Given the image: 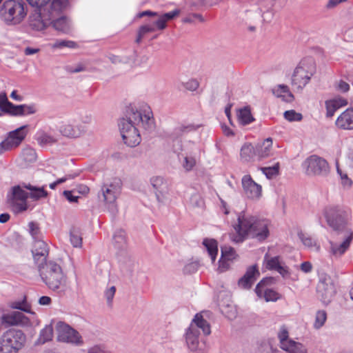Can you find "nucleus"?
Listing matches in <instances>:
<instances>
[{
	"label": "nucleus",
	"instance_id": "nucleus-1",
	"mask_svg": "<svg viewBox=\"0 0 353 353\" xmlns=\"http://www.w3.org/2000/svg\"><path fill=\"white\" fill-rule=\"evenodd\" d=\"M119 127L122 139L127 145L135 147L141 143L139 128L150 130L154 127L152 114L148 108L143 112L131 108L126 119L119 121Z\"/></svg>",
	"mask_w": 353,
	"mask_h": 353
},
{
	"label": "nucleus",
	"instance_id": "nucleus-2",
	"mask_svg": "<svg viewBox=\"0 0 353 353\" xmlns=\"http://www.w3.org/2000/svg\"><path fill=\"white\" fill-rule=\"evenodd\" d=\"M268 225V220L241 212L237 215L236 221L232 224L234 233L230 234V239L236 243L249 238L263 241L270 234Z\"/></svg>",
	"mask_w": 353,
	"mask_h": 353
},
{
	"label": "nucleus",
	"instance_id": "nucleus-3",
	"mask_svg": "<svg viewBox=\"0 0 353 353\" xmlns=\"http://www.w3.org/2000/svg\"><path fill=\"white\" fill-rule=\"evenodd\" d=\"M39 268L43 281L50 290L58 293H65L68 285V278L58 263L50 261Z\"/></svg>",
	"mask_w": 353,
	"mask_h": 353
},
{
	"label": "nucleus",
	"instance_id": "nucleus-4",
	"mask_svg": "<svg viewBox=\"0 0 353 353\" xmlns=\"http://www.w3.org/2000/svg\"><path fill=\"white\" fill-rule=\"evenodd\" d=\"M315 72L316 66L312 59L305 58L301 60L291 77V85L294 92L301 93Z\"/></svg>",
	"mask_w": 353,
	"mask_h": 353
},
{
	"label": "nucleus",
	"instance_id": "nucleus-5",
	"mask_svg": "<svg viewBox=\"0 0 353 353\" xmlns=\"http://www.w3.org/2000/svg\"><path fill=\"white\" fill-rule=\"evenodd\" d=\"M27 12L23 0H6L0 8V17L7 25H18L24 20Z\"/></svg>",
	"mask_w": 353,
	"mask_h": 353
},
{
	"label": "nucleus",
	"instance_id": "nucleus-6",
	"mask_svg": "<svg viewBox=\"0 0 353 353\" xmlns=\"http://www.w3.org/2000/svg\"><path fill=\"white\" fill-rule=\"evenodd\" d=\"M199 329H201L205 335H209L211 333L208 322L203 319L201 314H196L185 334L187 345L189 350L192 352L198 350L199 344Z\"/></svg>",
	"mask_w": 353,
	"mask_h": 353
},
{
	"label": "nucleus",
	"instance_id": "nucleus-7",
	"mask_svg": "<svg viewBox=\"0 0 353 353\" xmlns=\"http://www.w3.org/2000/svg\"><path fill=\"white\" fill-rule=\"evenodd\" d=\"M26 335L20 330L9 329L0 336V353H18L26 342Z\"/></svg>",
	"mask_w": 353,
	"mask_h": 353
},
{
	"label": "nucleus",
	"instance_id": "nucleus-8",
	"mask_svg": "<svg viewBox=\"0 0 353 353\" xmlns=\"http://www.w3.org/2000/svg\"><path fill=\"white\" fill-rule=\"evenodd\" d=\"M323 216L330 227L334 230H343L349 217V211L338 205L324 208Z\"/></svg>",
	"mask_w": 353,
	"mask_h": 353
},
{
	"label": "nucleus",
	"instance_id": "nucleus-9",
	"mask_svg": "<svg viewBox=\"0 0 353 353\" xmlns=\"http://www.w3.org/2000/svg\"><path fill=\"white\" fill-rule=\"evenodd\" d=\"M121 192V181L119 179H114L112 181L105 183L98 193L100 201L105 205L111 207L114 210L115 202Z\"/></svg>",
	"mask_w": 353,
	"mask_h": 353
},
{
	"label": "nucleus",
	"instance_id": "nucleus-10",
	"mask_svg": "<svg viewBox=\"0 0 353 353\" xmlns=\"http://www.w3.org/2000/svg\"><path fill=\"white\" fill-rule=\"evenodd\" d=\"M305 174L308 176H327L330 172L327 161L317 155L313 154L307 157L302 164Z\"/></svg>",
	"mask_w": 353,
	"mask_h": 353
},
{
	"label": "nucleus",
	"instance_id": "nucleus-11",
	"mask_svg": "<svg viewBox=\"0 0 353 353\" xmlns=\"http://www.w3.org/2000/svg\"><path fill=\"white\" fill-rule=\"evenodd\" d=\"M23 183L12 187L8 194L7 199L13 210L17 212H22L28 209L27 199L28 193L25 191Z\"/></svg>",
	"mask_w": 353,
	"mask_h": 353
},
{
	"label": "nucleus",
	"instance_id": "nucleus-12",
	"mask_svg": "<svg viewBox=\"0 0 353 353\" xmlns=\"http://www.w3.org/2000/svg\"><path fill=\"white\" fill-rule=\"evenodd\" d=\"M57 340L60 342L80 345L83 343L79 333L63 322H58L56 325Z\"/></svg>",
	"mask_w": 353,
	"mask_h": 353
},
{
	"label": "nucleus",
	"instance_id": "nucleus-13",
	"mask_svg": "<svg viewBox=\"0 0 353 353\" xmlns=\"http://www.w3.org/2000/svg\"><path fill=\"white\" fill-rule=\"evenodd\" d=\"M340 235L341 242L330 241V253L335 258H339L346 252L353 239V232L350 230L341 232Z\"/></svg>",
	"mask_w": 353,
	"mask_h": 353
},
{
	"label": "nucleus",
	"instance_id": "nucleus-14",
	"mask_svg": "<svg viewBox=\"0 0 353 353\" xmlns=\"http://www.w3.org/2000/svg\"><path fill=\"white\" fill-rule=\"evenodd\" d=\"M52 17L47 12L46 8L36 9L30 17V27L37 31L45 29L52 23Z\"/></svg>",
	"mask_w": 353,
	"mask_h": 353
},
{
	"label": "nucleus",
	"instance_id": "nucleus-15",
	"mask_svg": "<svg viewBox=\"0 0 353 353\" xmlns=\"http://www.w3.org/2000/svg\"><path fill=\"white\" fill-rule=\"evenodd\" d=\"M59 131L62 136L68 139H75L84 135L87 132V128L81 123H76L74 121H67L62 123L59 128Z\"/></svg>",
	"mask_w": 353,
	"mask_h": 353
},
{
	"label": "nucleus",
	"instance_id": "nucleus-16",
	"mask_svg": "<svg viewBox=\"0 0 353 353\" xmlns=\"http://www.w3.org/2000/svg\"><path fill=\"white\" fill-rule=\"evenodd\" d=\"M242 187L245 196L250 199L257 200L262 195V187L256 183L250 175H245L241 179Z\"/></svg>",
	"mask_w": 353,
	"mask_h": 353
},
{
	"label": "nucleus",
	"instance_id": "nucleus-17",
	"mask_svg": "<svg viewBox=\"0 0 353 353\" xmlns=\"http://www.w3.org/2000/svg\"><path fill=\"white\" fill-rule=\"evenodd\" d=\"M316 290L324 303H329L336 293L335 286L330 278L321 280L317 285Z\"/></svg>",
	"mask_w": 353,
	"mask_h": 353
},
{
	"label": "nucleus",
	"instance_id": "nucleus-18",
	"mask_svg": "<svg viewBox=\"0 0 353 353\" xmlns=\"http://www.w3.org/2000/svg\"><path fill=\"white\" fill-rule=\"evenodd\" d=\"M179 14V10H174L162 14H158L157 17L150 18L147 21L150 26H153L154 32L163 30L167 27V22L177 17Z\"/></svg>",
	"mask_w": 353,
	"mask_h": 353
},
{
	"label": "nucleus",
	"instance_id": "nucleus-19",
	"mask_svg": "<svg viewBox=\"0 0 353 353\" xmlns=\"http://www.w3.org/2000/svg\"><path fill=\"white\" fill-rule=\"evenodd\" d=\"M32 252L34 259L38 264V266H41L45 264L44 263L46 262V258L49 253L48 245L43 240H35Z\"/></svg>",
	"mask_w": 353,
	"mask_h": 353
},
{
	"label": "nucleus",
	"instance_id": "nucleus-20",
	"mask_svg": "<svg viewBox=\"0 0 353 353\" xmlns=\"http://www.w3.org/2000/svg\"><path fill=\"white\" fill-rule=\"evenodd\" d=\"M2 324L12 325H26L29 323L28 318L21 312H12L4 314L1 317Z\"/></svg>",
	"mask_w": 353,
	"mask_h": 353
},
{
	"label": "nucleus",
	"instance_id": "nucleus-21",
	"mask_svg": "<svg viewBox=\"0 0 353 353\" xmlns=\"http://www.w3.org/2000/svg\"><path fill=\"white\" fill-rule=\"evenodd\" d=\"M264 261L267 269L276 271L283 277L289 274L288 268L281 260L280 256L270 257L268 254H266L264 256Z\"/></svg>",
	"mask_w": 353,
	"mask_h": 353
},
{
	"label": "nucleus",
	"instance_id": "nucleus-22",
	"mask_svg": "<svg viewBox=\"0 0 353 353\" xmlns=\"http://www.w3.org/2000/svg\"><path fill=\"white\" fill-rule=\"evenodd\" d=\"M26 128L27 125H23L9 132L8 136L4 141L10 150L17 148L25 139L27 134V132L25 130Z\"/></svg>",
	"mask_w": 353,
	"mask_h": 353
},
{
	"label": "nucleus",
	"instance_id": "nucleus-23",
	"mask_svg": "<svg viewBox=\"0 0 353 353\" xmlns=\"http://www.w3.org/2000/svg\"><path fill=\"white\" fill-rule=\"evenodd\" d=\"M268 282L266 279L261 281L255 288V292L259 297H263L266 301H275L279 298V294L272 289L265 288Z\"/></svg>",
	"mask_w": 353,
	"mask_h": 353
},
{
	"label": "nucleus",
	"instance_id": "nucleus-24",
	"mask_svg": "<svg viewBox=\"0 0 353 353\" xmlns=\"http://www.w3.org/2000/svg\"><path fill=\"white\" fill-rule=\"evenodd\" d=\"M337 128L342 130H353V109L348 108L342 112L336 121Z\"/></svg>",
	"mask_w": 353,
	"mask_h": 353
},
{
	"label": "nucleus",
	"instance_id": "nucleus-25",
	"mask_svg": "<svg viewBox=\"0 0 353 353\" xmlns=\"http://www.w3.org/2000/svg\"><path fill=\"white\" fill-rule=\"evenodd\" d=\"M272 92L276 97L281 99L283 101L291 103L294 100L293 94L286 85H277L272 88Z\"/></svg>",
	"mask_w": 353,
	"mask_h": 353
},
{
	"label": "nucleus",
	"instance_id": "nucleus-26",
	"mask_svg": "<svg viewBox=\"0 0 353 353\" xmlns=\"http://www.w3.org/2000/svg\"><path fill=\"white\" fill-rule=\"evenodd\" d=\"M150 183L156 190V196L157 199L160 201V196H163L168 192V184L167 181L165 180L162 176H157L150 179Z\"/></svg>",
	"mask_w": 353,
	"mask_h": 353
},
{
	"label": "nucleus",
	"instance_id": "nucleus-27",
	"mask_svg": "<svg viewBox=\"0 0 353 353\" xmlns=\"http://www.w3.org/2000/svg\"><path fill=\"white\" fill-rule=\"evenodd\" d=\"M347 104V101L345 99L341 97H337L332 99L327 100L325 101L326 107V116L327 117H332L334 116L335 112Z\"/></svg>",
	"mask_w": 353,
	"mask_h": 353
},
{
	"label": "nucleus",
	"instance_id": "nucleus-28",
	"mask_svg": "<svg viewBox=\"0 0 353 353\" xmlns=\"http://www.w3.org/2000/svg\"><path fill=\"white\" fill-rule=\"evenodd\" d=\"M68 0H52L47 5V12L54 19L68 8Z\"/></svg>",
	"mask_w": 353,
	"mask_h": 353
},
{
	"label": "nucleus",
	"instance_id": "nucleus-29",
	"mask_svg": "<svg viewBox=\"0 0 353 353\" xmlns=\"http://www.w3.org/2000/svg\"><path fill=\"white\" fill-rule=\"evenodd\" d=\"M38 107L35 103L15 105L12 111V117H25L37 113Z\"/></svg>",
	"mask_w": 353,
	"mask_h": 353
},
{
	"label": "nucleus",
	"instance_id": "nucleus-30",
	"mask_svg": "<svg viewBox=\"0 0 353 353\" xmlns=\"http://www.w3.org/2000/svg\"><path fill=\"white\" fill-rule=\"evenodd\" d=\"M259 273L256 266L249 268L245 275L239 281V285L243 288H250Z\"/></svg>",
	"mask_w": 353,
	"mask_h": 353
},
{
	"label": "nucleus",
	"instance_id": "nucleus-31",
	"mask_svg": "<svg viewBox=\"0 0 353 353\" xmlns=\"http://www.w3.org/2000/svg\"><path fill=\"white\" fill-rule=\"evenodd\" d=\"M256 154L260 159L267 158L272 155V139L267 138L256 146Z\"/></svg>",
	"mask_w": 353,
	"mask_h": 353
},
{
	"label": "nucleus",
	"instance_id": "nucleus-32",
	"mask_svg": "<svg viewBox=\"0 0 353 353\" xmlns=\"http://www.w3.org/2000/svg\"><path fill=\"white\" fill-rule=\"evenodd\" d=\"M23 187L26 190H30V193L28 194L29 197L34 201L46 198L48 194V192L45 189V186L37 187L30 183L26 184L23 183Z\"/></svg>",
	"mask_w": 353,
	"mask_h": 353
},
{
	"label": "nucleus",
	"instance_id": "nucleus-33",
	"mask_svg": "<svg viewBox=\"0 0 353 353\" xmlns=\"http://www.w3.org/2000/svg\"><path fill=\"white\" fill-rule=\"evenodd\" d=\"M236 117L239 123L242 125H246L254 121L249 107H244L237 110Z\"/></svg>",
	"mask_w": 353,
	"mask_h": 353
},
{
	"label": "nucleus",
	"instance_id": "nucleus-34",
	"mask_svg": "<svg viewBox=\"0 0 353 353\" xmlns=\"http://www.w3.org/2000/svg\"><path fill=\"white\" fill-rule=\"evenodd\" d=\"M200 125L193 123H181L174 128L172 135L176 137H182L191 132L196 131Z\"/></svg>",
	"mask_w": 353,
	"mask_h": 353
},
{
	"label": "nucleus",
	"instance_id": "nucleus-35",
	"mask_svg": "<svg viewBox=\"0 0 353 353\" xmlns=\"http://www.w3.org/2000/svg\"><path fill=\"white\" fill-rule=\"evenodd\" d=\"M199 149L196 147L190 153H186L182 165L186 171H190L196 165L197 162V152Z\"/></svg>",
	"mask_w": 353,
	"mask_h": 353
},
{
	"label": "nucleus",
	"instance_id": "nucleus-36",
	"mask_svg": "<svg viewBox=\"0 0 353 353\" xmlns=\"http://www.w3.org/2000/svg\"><path fill=\"white\" fill-rule=\"evenodd\" d=\"M51 24H52L55 30L63 33H68L71 29L70 20L65 17H61L57 19H52Z\"/></svg>",
	"mask_w": 353,
	"mask_h": 353
},
{
	"label": "nucleus",
	"instance_id": "nucleus-37",
	"mask_svg": "<svg viewBox=\"0 0 353 353\" xmlns=\"http://www.w3.org/2000/svg\"><path fill=\"white\" fill-rule=\"evenodd\" d=\"M14 104L8 101L5 92L0 93V110L6 114L12 115Z\"/></svg>",
	"mask_w": 353,
	"mask_h": 353
},
{
	"label": "nucleus",
	"instance_id": "nucleus-38",
	"mask_svg": "<svg viewBox=\"0 0 353 353\" xmlns=\"http://www.w3.org/2000/svg\"><path fill=\"white\" fill-rule=\"evenodd\" d=\"M203 244L206 248L212 262H214L218 253V245L216 241L214 239H206L203 240Z\"/></svg>",
	"mask_w": 353,
	"mask_h": 353
},
{
	"label": "nucleus",
	"instance_id": "nucleus-39",
	"mask_svg": "<svg viewBox=\"0 0 353 353\" xmlns=\"http://www.w3.org/2000/svg\"><path fill=\"white\" fill-rule=\"evenodd\" d=\"M299 237L303 244L311 250L318 252L320 250V245L308 234L301 232L299 234Z\"/></svg>",
	"mask_w": 353,
	"mask_h": 353
},
{
	"label": "nucleus",
	"instance_id": "nucleus-40",
	"mask_svg": "<svg viewBox=\"0 0 353 353\" xmlns=\"http://www.w3.org/2000/svg\"><path fill=\"white\" fill-rule=\"evenodd\" d=\"M50 46L52 49H76L79 47L77 42L65 39H57Z\"/></svg>",
	"mask_w": 353,
	"mask_h": 353
},
{
	"label": "nucleus",
	"instance_id": "nucleus-41",
	"mask_svg": "<svg viewBox=\"0 0 353 353\" xmlns=\"http://www.w3.org/2000/svg\"><path fill=\"white\" fill-rule=\"evenodd\" d=\"M36 136V139L40 145H51L57 141L54 136L43 131L37 132Z\"/></svg>",
	"mask_w": 353,
	"mask_h": 353
},
{
	"label": "nucleus",
	"instance_id": "nucleus-42",
	"mask_svg": "<svg viewBox=\"0 0 353 353\" xmlns=\"http://www.w3.org/2000/svg\"><path fill=\"white\" fill-rule=\"evenodd\" d=\"M254 149L250 143H245L241 148L240 156L244 161H249L254 155Z\"/></svg>",
	"mask_w": 353,
	"mask_h": 353
},
{
	"label": "nucleus",
	"instance_id": "nucleus-43",
	"mask_svg": "<svg viewBox=\"0 0 353 353\" xmlns=\"http://www.w3.org/2000/svg\"><path fill=\"white\" fill-rule=\"evenodd\" d=\"M53 336V328L51 325L46 326L40 332L38 343L43 344L52 340Z\"/></svg>",
	"mask_w": 353,
	"mask_h": 353
},
{
	"label": "nucleus",
	"instance_id": "nucleus-44",
	"mask_svg": "<svg viewBox=\"0 0 353 353\" xmlns=\"http://www.w3.org/2000/svg\"><path fill=\"white\" fill-rule=\"evenodd\" d=\"M114 244L117 248H121L126 244V234L123 230L116 231L113 236Z\"/></svg>",
	"mask_w": 353,
	"mask_h": 353
},
{
	"label": "nucleus",
	"instance_id": "nucleus-45",
	"mask_svg": "<svg viewBox=\"0 0 353 353\" xmlns=\"http://www.w3.org/2000/svg\"><path fill=\"white\" fill-rule=\"evenodd\" d=\"M283 350L290 353H307L306 348L300 343L292 341Z\"/></svg>",
	"mask_w": 353,
	"mask_h": 353
},
{
	"label": "nucleus",
	"instance_id": "nucleus-46",
	"mask_svg": "<svg viewBox=\"0 0 353 353\" xmlns=\"http://www.w3.org/2000/svg\"><path fill=\"white\" fill-rule=\"evenodd\" d=\"M278 337L280 341L281 347L283 349L287 347V345L292 340L289 339V333L285 326H282L278 333Z\"/></svg>",
	"mask_w": 353,
	"mask_h": 353
},
{
	"label": "nucleus",
	"instance_id": "nucleus-47",
	"mask_svg": "<svg viewBox=\"0 0 353 353\" xmlns=\"http://www.w3.org/2000/svg\"><path fill=\"white\" fill-rule=\"evenodd\" d=\"M279 163H276L272 166L261 168V170L268 179H271L279 174Z\"/></svg>",
	"mask_w": 353,
	"mask_h": 353
},
{
	"label": "nucleus",
	"instance_id": "nucleus-48",
	"mask_svg": "<svg viewBox=\"0 0 353 353\" xmlns=\"http://www.w3.org/2000/svg\"><path fill=\"white\" fill-rule=\"evenodd\" d=\"M154 32V28L153 26H150L148 21L145 22V23L143 26H141L138 30L137 32V37L136 39V42L137 43H139L143 37L148 33Z\"/></svg>",
	"mask_w": 353,
	"mask_h": 353
},
{
	"label": "nucleus",
	"instance_id": "nucleus-49",
	"mask_svg": "<svg viewBox=\"0 0 353 353\" xmlns=\"http://www.w3.org/2000/svg\"><path fill=\"white\" fill-rule=\"evenodd\" d=\"M21 157L26 162H33L37 159V153L32 148H26L21 152Z\"/></svg>",
	"mask_w": 353,
	"mask_h": 353
},
{
	"label": "nucleus",
	"instance_id": "nucleus-50",
	"mask_svg": "<svg viewBox=\"0 0 353 353\" xmlns=\"http://www.w3.org/2000/svg\"><path fill=\"white\" fill-rule=\"evenodd\" d=\"M12 309H17L26 312H30V305L27 303L26 299L23 301H13L10 305Z\"/></svg>",
	"mask_w": 353,
	"mask_h": 353
},
{
	"label": "nucleus",
	"instance_id": "nucleus-51",
	"mask_svg": "<svg viewBox=\"0 0 353 353\" xmlns=\"http://www.w3.org/2000/svg\"><path fill=\"white\" fill-rule=\"evenodd\" d=\"M284 118L290 122L300 121L303 119L301 113L296 112L294 110H287L283 114Z\"/></svg>",
	"mask_w": 353,
	"mask_h": 353
},
{
	"label": "nucleus",
	"instance_id": "nucleus-52",
	"mask_svg": "<svg viewBox=\"0 0 353 353\" xmlns=\"http://www.w3.org/2000/svg\"><path fill=\"white\" fill-rule=\"evenodd\" d=\"M221 257L222 259L231 261L235 258L236 252L233 248L230 246L221 247Z\"/></svg>",
	"mask_w": 353,
	"mask_h": 353
},
{
	"label": "nucleus",
	"instance_id": "nucleus-53",
	"mask_svg": "<svg viewBox=\"0 0 353 353\" xmlns=\"http://www.w3.org/2000/svg\"><path fill=\"white\" fill-rule=\"evenodd\" d=\"M327 319L326 312L323 310H319L316 314V319L314 323V327L316 328H320L323 325Z\"/></svg>",
	"mask_w": 353,
	"mask_h": 353
},
{
	"label": "nucleus",
	"instance_id": "nucleus-54",
	"mask_svg": "<svg viewBox=\"0 0 353 353\" xmlns=\"http://www.w3.org/2000/svg\"><path fill=\"white\" fill-rule=\"evenodd\" d=\"M70 240L74 247H81L82 244V238L77 232H70Z\"/></svg>",
	"mask_w": 353,
	"mask_h": 353
},
{
	"label": "nucleus",
	"instance_id": "nucleus-55",
	"mask_svg": "<svg viewBox=\"0 0 353 353\" xmlns=\"http://www.w3.org/2000/svg\"><path fill=\"white\" fill-rule=\"evenodd\" d=\"M30 6L35 7L37 9L43 8H47V5L50 0H27Z\"/></svg>",
	"mask_w": 353,
	"mask_h": 353
},
{
	"label": "nucleus",
	"instance_id": "nucleus-56",
	"mask_svg": "<svg viewBox=\"0 0 353 353\" xmlns=\"http://www.w3.org/2000/svg\"><path fill=\"white\" fill-rule=\"evenodd\" d=\"M30 233L35 240L39 239V228L37 223L34 222H30L28 225Z\"/></svg>",
	"mask_w": 353,
	"mask_h": 353
},
{
	"label": "nucleus",
	"instance_id": "nucleus-57",
	"mask_svg": "<svg viewBox=\"0 0 353 353\" xmlns=\"http://www.w3.org/2000/svg\"><path fill=\"white\" fill-rule=\"evenodd\" d=\"M116 288L114 286H111L110 288H108L104 292L105 297L109 305H112V299L114 296Z\"/></svg>",
	"mask_w": 353,
	"mask_h": 353
},
{
	"label": "nucleus",
	"instance_id": "nucleus-58",
	"mask_svg": "<svg viewBox=\"0 0 353 353\" xmlns=\"http://www.w3.org/2000/svg\"><path fill=\"white\" fill-rule=\"evenodd\" d=\"M88 353H112L105 347L102 345H94L88 349Z\"/></svg>",
	"mask_w": 353,
	"mask_h": 353
},
{
	"label": "nucleus",
	"instance_id": "nucleus-59",
	"mask_svg": "<svg viewBox=\"0 0 353 353\" xmlns=\"http://www.w3.org/2000/svg\"><path fill=\"white\" fill-rule=\"evenodd\" d=\"M337 172L341 176V179L342 181V183L344 186L350 187L352 185V180L348 178L347 175L346 174L342 173V171L340 170L339 166L336 167Z\"/></svg>",
	"mask_w": 353,
	"mask_h": 353
},
{
	"label": "nucleus",
	"instance_id": "nucleus-60",
	"mask_svg": "<svg viewBox=\"0 0 353 353\" xmlns=\"http://www.w3.org/2000/svg\"><path fill=\"white\" fill-rule=\"evenodd\" d=\"M63 194L65 196V198L70 203H77L78 202V199H79V196L74 195L72 191L65 190V191H63Z\"/></svg>",
	"mask_w": 353,
	"mask_h": 353
},
{
	"label": "nucleus",
	"instance_id": "nucleus-61",
	"mask_svg": "<svg viewBox=\"0 0 353 353\" xmlns=\"http://www.w3.org/2000/svg\"><path fill=\"white\" fill-rule=\"evenodd\" d=\"M199 87V83L195 79H190L185 83H184V88L188 90L194 91L196 90Z\"/></svg>",
	"mask_w": 353,
	"mask_h": 353
},
{
	"label": "nucleus",
	"instance_id": "nucleus-62",
	"mask_svg": "<svg viewBox=\"0 0 353 353\" xmlns=\"http://www.w3.org/2000/svg\"><path fill=\"white\" fill-rule=\"evenodd\" d=\"M337 90L346 92L350 90V85L344 81L340 80L336 85Z\"/></svg>",
	"mask_w": 353,
	"mask_h": 353
},
{
	"label": "nucleus",
	"instance_id": "nucleus-63",
	"mask_svg": "<svg viewBox=\"0 0 353 353\" xmlns=\"http://www.w3.org/2000/svg\"><path fill=\"white\" fill-rule=\"evenodd\" d=\"M198 270V263H190L187 264L183 269L185 273L192 274L196 272Z\"/></svg>",
	"mask_w": 353,
	"mask_h": 353
},
{
	"label": "nucleus",
	"instance_id": "nucleus-64",
	"mask_svg": "<svg viewBox=\"0 0 353 353\" xmlns=\"http://www.w3.org/2000/svg\"><path fill=\"white\" fill-rule=\"evenodd\" d=\"M228 261H227V259L221 258L218 268V270L220 272H223L229 268L230 264Z\"/></svg>",
	"mask_w": 353,
	"mask_h": 353
}]
</instances>
